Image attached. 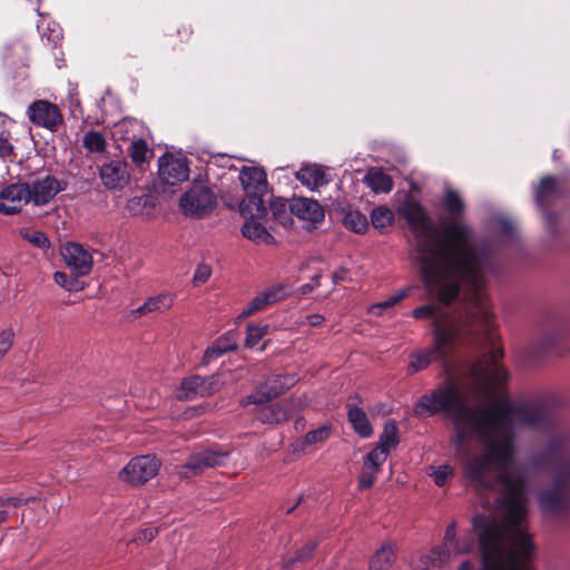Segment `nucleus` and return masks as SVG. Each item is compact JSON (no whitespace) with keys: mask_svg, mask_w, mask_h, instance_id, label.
Masks as SVG:
<instances>
[{"mask_svg":"<svg viewBox=\"0 0 570 570\" xmlns=\"http://www.w3.org/2000/svg\"><path fill=\"white\" fill-rule=\"evenodd\" d=\"M296 382L297 376L295 374L273 375L266 381V383L263 386L259 387V390L256 393L247 396L243 401V405L247 406L249 404L266 403L271 399L284 393L286 390L292 387Z\"/></svg>","mask_w":570,"mask_h":570,"instance_id":"f8f14e48","label":"nucleus"},{"mask_svg":"<svg viewBox=\"0 0 570 570\" xmlns=\"http://www.w3.org/2000/svg\"><path fill=\"white\" fill-rule=\"evenodd\" d=\"M99 177L106 188L122 189L130 180L128 165L120 159L106 161L99 168Z\"/></svg>","mask_w":570,"mask_h":570,"instance_id":"2eb2a0df","label":"nucleus"},{"mask_svg":"<svg viewBox=\"0 0 570 570\" xmlns=\"http://www.w3.org/2000/svg\"><path fill=\"white\" fill-rule=\"evenodd\" d=\"M271 306V303L268 302L267 299V296L265 294V292H261L258 293L248 304L247 306L243 309V312L240 313V317L245 318V317H248L250 316L252 314L258 312V311H262L266 307Z\"/></svg>","mask_w":570,"mask_h":570,"instance_id":"79ce46f5","label":"nucleus"},{"mask_svg":"<svg viewBox=\"0 0 570 570\" xmlns=\"http://www.w3.org/2000/svg\"><path fill=\"white\" fill-rule=\"evenodd\" d=\"M433 332V346L414 351L410 355L409 373L413 374L426 368L433 358H444L458 341L454 340V332L444 328L439 322Z\"/></svg>","mask_w":570,"mask_h":570,"instance_id":"0eeeda50","label":"nucleus"},{"mask_svg":"<svg viewBox=\"0 0 570 570\" xmlns=\"http://www.w3.org/2000/svg\"><path fill=\"white\" fill-rule=\"evenodd\" d=\"M157 534V529L156 528H146L141 531L138 540L139 541H142V542H149L151 541Z\"/></svg>","mask_w":570,"mask_h":570,"instance_id":"603ef678","label":"nucleus"},{"mask_svg":"<svg viewBox=\"0 0 570 570\" xmlns=\"http://www.w3.org/2000/svg\"><path fill=\"white\" fill-rule=\"evenodd\" d=\"M454 556L451 544H445V538L440 547L431 550L426 556L428 563L434 568H441L448 563Z\"/></svg>","mask_w":570,"mask_h":570,"instance_id":"7c9ffc66","label":"nucleus"},{"mask_svg":"<svg viewBox=\"0 0 570 570\" xmlns=\"http://www.w3.org/2000/svg\"><path fill=\"white\" fill-rule=\"evenodd\" d=\"M160 460L155 455H139L131 459L120 471V479L132 485H141L157 475Z\"/></svg>","mask_w":570,"mask_h":570,"instance_id":"6e6552de","label":"nucleus"},{"mask_svg":"<svg viewBox=\"0 0 570 570\" xmlns=\"http://www.w3.org/2000/svg\"><path fill=\"white\" fill-rule=\"evenodd\" d=\"M371 222L373 227L377 229H384L393 224L394 214L390 208L385 206H379L372 210Z\"/></svg>","mask_w":570,"mask_h":570,"instance_id":"c9c22d12","label":"nucleus"},{"mask_svg":"<svg viewBox=\"0 0 570 570\" xmlns=\"http://www.w3.org/2000/svg\"><path fill=\"white\" fill-rule=\"evenodd\" d=\"M65 188L66 184L53 176L37 178L29 185V202L35 206H45Z\"/></svg>","mask_w":570,"mask_h":570,"instance_id":"4468645a","label":"nucleus"},{"mask_svg":"<svg viewBox=\"0 0 570 570\" xmlns=\"http://www.w3.org/2000/svg\"><path fill=\"white\" fill-rule=\"evenodd\" d=\"M346 275H347V271L345 268H341V269L336 271L333 274V283L337 284L338 282L345 281Z\"/></svg>","mask_w":570,"mask_h":570,"instance_id":"13d9d810","label":"nucleus"},{"mask_svg":"<svg viewBox=\"0 0 570 570\" xmlns=\"http://www.w3.org/2000/svg\"><path fill=\"white\" fill-rule=\"evenodd\" d=\"M179 205L185 215L202 217L213 209L215 196L208 187L196 185L181 196Z\"/></svg>","mask_w":570,"mask_h":570,"instance_id":"1a4fd4ad","label":"nucleus"},{"mask_svg":"<svg viewBox=\"0 0 570 570\" xmlns=\"http://www.w3.org/2000/svg\"><path fill=\"white\" fill-rule=\"evenodd\" d=\"M61 38V32L58 29H52L50 35L47 37L49 42L57 43Z\"/></svg>","mask_w":570,"mask_h":570,"instance_id":"e2e57ef3","label":"nucleus"},{"mask_svg":"<svg viewBox=\"0 0 570 570\" xmlns=\"http://www.w3.org/2000/svg\"><path fill=\"white\" fill-rule=\"evenodd\" d=\"M19 235L37 248L46 250L50 247V240L41 230L22 228L19 230Z\"/></svg>","mask_w":570,"mask_h":570,"instance_id":"e433bc0d","label":"nucleus"},{"mask_svg":"<svg viewBox=\"0 0 570 570\" xmlns=\"http://www.w3.org/2000/svg\"><path fill=\"white\" fill-rule=\"evenodd\" d=\"M175 296L170 293H161L149 297L141 306L132 311V313L145 316L151 313H164L174 304Z\"/></svg>","mask_w":570,"mask_h":570,"instance_id":"b1692460","label":"nucleus"},{"mask_svg":"<svg viewBox=\"0 0 570 570\" xmlns=\"http://www.w3.org/2000/svg\"><path fill=\"white\" fill-rule=\"evenodd\" d=\"M406 296H407V291L402 289L399 293L392 295L386 301H387V304H390L391 306H394L395 304H397L401 299H403Z\"/></svg>","mask_w":570,"mask_h":570,"instance_id":"4d7b16f0","label":"nucleus"},{"mask_svg":"<svg viewBox=\"0 0 570 570\" xmlns=\"http://www.w3.org/2000/svg\"><path fill=\"white\" fill-rule=\"evenodd\" d=\"M399 444V430L394 421H387L380 435L377 445L364 458V468L358 479L360 489L371 488L377 476L381 465Z\"/></svg>","mask_w":570,"mask_h":570,"instance_id":"39448f33","label":"nucleus"},{"mask_svg":"<svg viewBox=\"0 0 570 570\" xmlns=\"http://www.w3.org/2000/svg\"><path fill=\"white\" fill-rule=\"evenodd\" d=\"M348 420L361 436L368 438L372 434V426L366 413L362 409L356 406L350 407Z\"/></svg>","mask_w":570,"mask_h":570,"instance_id":"cd10ccee","label":"nucleus"},{"mask_svg":"<svg viewBox=\"0 0 570 570\" xmlns=\"http://www.w3.org/2000/svg\"><path fill=\"white\" fill-rule=\"evenodd\" d=\"M490 273H484V283L478 288H472L463 279H454L453 286L449 284L444 296L441 294V286L436 284L429 285L423 278L426 287L431 292H436L439 299L443 303H450L460 292H463L464 306L454 316H449L445 312L433 305H424L413 311L416 320H432L433 325L436 322L444 328L454 332V340H475L491 342L493 340V330L495 327L494 314L491 309V303L487 293L488 279Z\"/></svg>","mask_w":570,"mask_h":570,"instance_id":"f03ea898","label":"nucleus"},{"mask_svg":"<svg viewBox=\"0 0 570 570\" xmlns=\"http://www.w3.org/2000/svg\"><path fill=\"white\" fill-rule=\"evenodd\" d=\"M365 181L367 186L376 194L389 193L393 187L391 177L379 169L370 170L365 176Z\"/></svg>","mask_w":570,"mask_h":570,"instance_id":"bb28decb","label":"nucleus"},{"mask_svg":"<svg viewBox=\"0 0 570 570\" xmlns=\"http://www.w3.org/2000/svg\"><path fill=\"white\" fill-rule=\"evenodd\" d=\"M4 502L3 498L0 497V525L8 519V511L4 509Z\"/></svg>","mask_w":570,"mask_h":570,"instance_id":"052dcab7","label":"nucleus"},{"mask_svg":"<svg viewBox=\"0 0 570 570\" xmlns=\"http://www.w3.org/2000/svg\"><path fill=\"white\" fill-rule=\"evenodd\" d=\"M560 473L562 476H570V460L561 468Z\"/></svg>","mask_w":570,"mask_h":570,"instance_id":"69168bd1","label":"nucleus"},{"mask_svg":"<svg viewBox=\"0 0 570 570\" xmlns=\"http://www.w3.org/2000/svg\"><path fill=\"white\" fill-rule=\"evenodd\" d=\"M407 222L417 243V258L422 277L429 285L441 286V295L446 293L444 288L452 285L456 278L454 268L445 266V239L432 223L424 208L415 200H407L399 209Z\"/></svg>","mask_w":570,"mask_h":570,"instance_id":"20e7f679","label":"nucleus"},{"mask_svg":"<svg viewBox=\"0 0 570 570\" xmlns=\"http://www.w3.org/2000/svg\"><path fill=\"white\" fill-rule=\"evenodd\" d=\"M212 275V267L208 264L202 263L197 266L194 274V282L198 284L206 283Z\"/></svg>","mask_w":570,"mask_h":570,"instance_id":"8fccbe9b","label":"nucleus"},{"mask_svg":"<svg viewBox=\"0 0 570 570\" xmlns=\"http://www.w3.org/2000/svg\"><path fill=\"white\" fill-rule=\"evenodd\" d=\"M83 147L90 153H104L106 150V139L98 131H88L82 137Z\"/></svg>","mask_w":570,"mask_h":570,"instance_id":"4c0bfd02","label":"nucleus"},{"mask_svg":"<svg viewBox=\"0 0 570 570\" xmlns=\"http://www.w3.org/2000/svg\"><path fill=\"white\" fill-rule=\"evenodd\" d=\"M343 223L346 228L357 234L365 233L368 227L366 216L358 210L347 212L344 216Z\"/></svg>","mask_w":570,"mask_h":570,"instance_id":"f704fd0d","label":"nucleus"},{"mask_svg":"<svg viewBox=\"0 0 570 570\" xmlns=\"http://www.w3.org/2000/svg\"><path fill=\"white\" fill-rule=\"evenodd\" d=\"M14 340V331L11 327L0 332V358L3 357L11 348Z\"/></svg>","mask_w":570,"mask_h":570,"instance_id":"de8ad7c7","label":"nucleus"},{"mask_svg":"<svg viewBox=\"0 0 570 570\" xmlns=\"http://www.w3.org/2000/svg\"><path fill=\"white\" fill-rule=\"evenodd\" d=\"M61 255L67 266L78 276L88 275L94 265L91 254L80 244L68 243L62 247Z\"/></svg>","mask_w":570,"mask_h":570,"instance_id":"a211bd4d","label":"nucleus"},{"mask_svg":"<svg viewBox=\"0 0 570 570\" xmlns=\"http://www.w3.org/2000/svg\"><path fill=\"white\" fill-rule=\"evenodd\" d=\"M227 452L204 450L191 454L185 464L176 466L181 478H190L205 469L223 465L227 461Z\"/></svg>","mask_w":570,"mask_h":570,"instance_id":"9d476101","label":"nucleus"},{"mask_svg":"<svg viewBox=\"0 0 570 570\" xmlns=\"http://www.w3.org/2000/svg\"><path fill=\"white\" fill-rule=\"evenodd\" d=\"M390 307H392V306L390 304H387V301H383V302L372 305L368 308V312L372 315L380 316L382 314L383 309L390 308Z\"/></svg>","mask_w":570,"mask_h":570,"instance_id":"6e6d98bb","label":"nucleus"},{"mask_svg":"<svg viewBox=\"0 0 570 570\" xmlns=\"http://www.w3.org/2000/svg\"><path fill=\"white\" fill-rule=\"evenodd\" d=\"M390 307H392V306L390 304H387V301H383V302L372 305L368 308V312L372 315L380 316L382 314L383 309L390 308Z\"/></svg>","mask_w":570,"mask_h":570,"instance_id":"5fc2aeb1","label":"nucleus"},{"mask_svg":"<svg viewBox=\"0 0 570 570\" xmlns=\"http://www.w3.org/2000/svg\"><path fill=\"white\" fill-rule=\"evenodd\" d=\"M29 119L39 127L56 130L62 122L58 107L46 100H38L28 108Z\"/></svg>","mask_w":570,"mask_h":570,"instance_id":"dca6fc26","label":"nucleus"},{"mask_svg":"<svg viewBox=\"0 0 570 570\" xmlns=\"http://www.w3.org/2000/svg\"><path fill=\"white\" fill-rule=\"evenodd\" d=\"M394 549L391 544H384L373 556L370 569L371 570H386L394 561Z\"/></svg>","mask_w":570,"mask_h":570,"instance_id":"72a5a7b5","label":"nucleus"},{"mask_svg":"<svg viewBox=\"0 0 570 570\" xmlns=\"http://www.w3.org/2000/svg\"><path fill=\"white\" fill-rule=\"evenodd\" d=\"M296 178L307 188L317 189L331 180L330 173L316 164L305 165L297 173Z\"/></svg>","mask_w":570,"mask_h":570,"instance_id":"412c9836","label":"nucleus"},{"mask_svg":"<svg viewBox=\"0 0 570 570\" xmlns=\"http://www.w3.org/2000/svg\"><path fill=\"white\" fill-rule=\"evenodd\" d=\"M256 416L263 423L276 424L287 420L291 414L296 410L292 401H286L276 404H259Z\"/></svg>","mask_w":570,"mask_h":570,"instance_id":"aec40b11","label":"nucleus"},{"mask_svg":"<svg viewBox=\"0 0 570 570\" xmlns=\"http://www.w3.org/2000/svg\"><path fill=\"white\" fill-rule=\"evenodd\" d=\"M239 180L246 198L240 204L242 213L253 214V207L258 216L266 214L263 197L267 193V178L263 169L244 167L239 173Z\"/></svg>","mask_w":570,"mask_h":570,"instance_id":"423d86ee","label":"nucleus"},{"mask_svg":"<svg viewBox=\"0 0 570 570\" xmlns=\"http://www.w3.org/2000/svg\"><path fill=\"white\" fill-rule=\"evenodd\" d=\"M268 326L248 325L246 335V346L255 347L259 341L267 334Z\"/></svg>","mask_w":570,"mask_h":570,"instance_id":"a18cd8bd","label":"nucleus"},{"mask_svg":"<svg viewBox=\"0 0 570 570\" xmlns=\"http://www.w3.org/2000/svg\"><path fill=\"white\" fill-rule=\"evenodd\" d=\"M429 470V474L438 487H443L454 475V468L450 464L431 466Z\"/></svg>","mask_w":570,"mask_h":570,"instance_id":"ea45409f","label":"nucleus"},{"mask_svg":"<svg viewBox=\"0 0 570 570\" xmlns=\"http://www.w3.org/2000/svg\"><path fill=\"white\" fill-rule=\"evenodd\" d=\"M264 292L271 305H274L284 301L291 294V288L285 284H275L265 288Z\"/></svg>","mask_w":570,"mask_h":570,"instance_id":"37998d69","label":"nucleus"},{"mask_svg":"<svg viewBox=\"0 0 570 570\" xmlns=\"http://www.w3.org/2000/svg\"><path fill=\"white\" fill-rule=\"evenodd\" d=\"M570 445V429L561 428L556 430L549 438L547 449L549 453H559L567 451Z\"/></svg>","mask_w":570,"mask_h":570,"instance_id":"2f4dec72","label":"nucleus"},{"mask_svg":"<svg viewBox=\"0 0 570 570\" xmlns=\"http://www.w3.org/2000/svg\"><path fill=\"white\" fill-rule=\"evenodd\" d=\"M558 183L552 176L544 177L535 190V200L540 207H543L547 202L558 194Z\"/></svg>","mask_w":570,"mask_h":570,"instance_id":"c756f323","label":"nucleus"},{"mask_svg":"<svg viewBox=\"0 0 570 570\" xmlns=\"http://www.w3.org/2000/svg\"><path fill=\"white\" fill-rule=\"evenodd\" d=\"M307 321L309 325L317 326L324 321V317L320 314H312L307 316Z\"/></svg>","mask_w":570,"mask_h":570,"instance_id":"bf43d9fd","label":"nucleus"},{"mask_svg":"<svg viewBox=\"0 0 570 570\" xmlns=\"http://www.w3.org/2000/svg\"><path fill=\"white\" fill-rule=\"evenodd\" d=\"M445 544H451L454 556L470 553L474 548V539L471 535H456V523L452 522L445 530Z\"/></svg>","mask_w":570,"mask_h":570,"instance_id":"393cba45","label":"nucleus"},{"mask_svg":"<svg viewBox=\"0 0 570 570\" xmlns=\"http://www.w3.org/2000/svg\"><path fill=\"white\" fill-rule=\"evenodd\" d=\"M445 216L442 218L445 239V266L454 268L456 278H461L472 288L484 283V273L494 274L497 264L492 253L476 245L472 230L462 219L464 202L453 189L446 188L443 197Z\"/></svg>","mask_w":570,"mask_h":570,"instance_id":"7ed1b4c3","label":"nucleus"},{"mask_svg":"<svg viewBox=\"0 0 570 570\" xmlns=\"http://www.w3.org/2000/svg\"><path fill=\"white\" fill-rule=\"evenodd\" d=\"M148 202V196L132 197L127 203L128 212L134 216L142 215V208Z\"/></svg>","mask_w":570,"mask_h":570,"instance_id":"09e8293b","label":"nucleus"},{"mask_svg":"<svg viewBox=\"0 0 570 570\" xmlns=\"http://www.w3.org/2000/svg\"><path fill=\"white\" fill-rule=\"evenodd\" d=\"M320 276H315L313 281H315L317 283Z\"/></svg>","mask_w":570,"mask_h":570,"instance_id":"774afa93","label":"nucleus"},{"mask_svg":"<svg viewBox=\"0 0 570 570\" xmlns=\"http://www.w3.org/2000/svg\"><path fill=\"white\" fill-rule=\"evenodd\" d=\"M246 220L242 228V234L245 238L256 243V244H269L273 240V236L269 234L267 228L264 226L262 220H266L268 212L258 216L255 208L253 207V214L250 213H242Z\"/></svg>","mask_w":570,"mask_h":570,"instance_id":"6ab92c4d","label":"nucleus"},{"mask_svg":"<svg viewBox=\"0 0 570 570\" xmlns=\"http://www.w3.org/2000/svg\"><path fill=\"white\" fill-rule=\"evenodd\" d=\"M159 176L169 185H176L188 179L189 166L185 157L164 155L158 160Z\"/></svg>","mask_w":570,"mask_h":570,"instance_id":"f3484780","label":"nucleus"},{"mask_svg":"<svg viewBox=\"0 0 570 570\" xmlns=\"http://www.w3.org/2000/svg\"><path fill=\"white\" fill-rule=\"evenodd\" d=\"M3 500L6 501L4 509H7L10 505L18 507V505L22 504V502H23L22 499H19V498H3Z\"/></svg>","mask_w":570,"mask_h":570,"instance_id":"680f3d73","label":"nucleus"},{"mask_svg":"<svg viewBox=\"0 0 570 570\" xmlns=\"http://www.w3.org/2000/svg\"><path fill=\"white\" fill-rule=\"evenodd\" d=\"M13 122L0 112V157L9 158L14 155V147L11 142V127Z\"/></svg>","mask_w":570,"mask_h":570,"instance_id":"a878e982","label":"nucleus"},{"mask_svg":"<svg viewBox=\"0 0 570 570\" xmlns=\"http://www.w3.org/2000/svg\"><path fill=\"white\" fill-rule=\"evenodd\" d=\"M130 157L136 165H141L146 161L148 156V146L141 138H136L130 141Z\"/></svg>","mask_w":570,"mask_h":570,"instance_id":"a19ab883","label":"nucleus"},{"mask_svg":"<svg viewBox=\"0 0 570 570\" xmlns=\"http://www.w3.org/2000/svg\"><path fill=\"white\" fill-rule=\"evenodd\" d=\"M236 347L235 343L227 337H219L213 345L208 346L204 353L203 363L208 364L225 353L233 351Z\"/></svg>","mask_w":570,"mask_h":570,"instance_id":"c85d7f7f","label":"nucleus"},{"mask_svg":"<svg viewBox=\"0 0 570 570\" xmlns=\"http://www.w3.org/2000/svg\"><path fill=\"white\" fill-rule=\"evenodd\" d=\"M458 570H475V566L470 560H465L460 564Z\"/></svg>","mask_w":570,"mask_h":570,"instance_id":"0e129e2a","label":"nucleus"},{"mask_svg":"<svg viewBox=\"0 0 570 570\" xmlns=\"http://www.w3.org/2000/svg\"><path fill=\"white\" fill-rule=\"evenodd\" d=\"M291 212L299 219L312 223L321 222L324 218L322 206L309 198H296L289 205Z\"/></svg>","mask_w":570,"mask_h":570,"instance_id":"4be33fe9","label":"nucleus"},{"mask_svg":"<svg viewBox=\"0 0 570 570\" xmlns=\"http://www.w3.org/2000/svg\"><path fill=\"white\" fill-rule=\"evenodd\" d=\"M140 124L134 119H124L115 125L112 135L116 140H134L137 138L136 131Z\"/></svg>","mask_w":570,"mask_h":570,"instance_id":"473e14b6","label":"nucleus"},{"mask_svg":"<svg viewBox=\"0 0 570 570\" xmlns=\"http://www.w3.org/2000/svg\"><path fill=\"white\" fill-rule=\"evenodd\" d=\"M269 210L272 213V217L275 220H278L283 225H285L288 220L287 217V204L282 198H274L269 203Z\"/></svg>","mask_w":570,"mask_h":570,"instance_id":"c03bdc74","label":"nucleus"},{"mask_svg":"<svg viewBox=\"0 0 570 570\" xmlns=\"http://www.w3.org/2000/svg\"><path fill=\"white\" fill-rule=\"evenodd\" d=\"M539 504L548 513H557L567 504V497L563 489L556 484L539 493Z\"/></svg>","mask_w":570,"mask_h":570,"instance_id":"5701e85b","label":"nucleus"},{"mask_svg":"<svg viewBox=\"0 0 570 570\" xmlns=\"http://www.w3.org/2000/svg\"><path fill=\"white\" fill-rule=\"evenodd\" d=\"M330 428L321 426L316 430L309 431L304 438V444L306 445H315L318 443H323L330 436Z\"/></svg>","mask_w":570,"mask_h":570,"instance_id":"49530a36","label":"nucleus"},{"mask_svg":"<svg viewBox=\"0 0 570 570\" xmlns=\"http://www.w3.org/2000/svg\"><path fill=\"white\" fill-rule=\"evenodd\" d=\"M55 283L69 292H79L83 289V283L80 282L77 277L70 276L65 272H56L53 274Z\"/></svg>","mask_w":570,"mask_h":570,"instance_id":"58836bf2","label":"nucleus"},{"mask_svg":"<svg viewBox=\"0 0 570 570\" xmlns=\"http://www.w3.org/2000/svg\"><path fill=\"white\" fill-rule=\"evenodd\" d=\"M222 386L223 383L218 376L202 377L199 375H191L181 381L176 395L179 400L205 397L218 392Z\"/></svg>","mask_w":570,"mask_h":570,"instance_id":"9b49d317","label":"nucleus"},{"mask_svg":"<svg viewBox=\"0 0 570 570\" xmlns=\"http://www.w3.org/2000/svg\"><path fill=\"white\" fill-rule=\"evenodd\" d=\"M312 289H313L312 285H304L303 286V293H307L308 291H312Z\"/></svg>","mask_w":570,"mask_h":570,"instance_id":"338daca9","label":"nucleus"},{"mask_svg":"<svg viewBox=\"0 0 570 570\" xmlns=\"http://www.w3.org/2000/svg\"><path fill=\"white\" fill-rule=\"evenodd\" d=\"M501 232L509 238H513L517 233V226L509 219L501 220Z\"/></svg>","mask_w":570,"mask_h":570,"instance_id":"3c124183","label":"nucleus"},{"mask_svg":"<svg viewBox=\"0 0 570 570\" xmlns=\"http://www.w3.org/2000/svg\"><path fill=\"white\" fill-rule=\"evenodd\" d=\"M503 352L470 368L471 383L446 381L421 396L415 413H443L454 426L452 442L461 461L462 476L475 490L499 489L501 519L476 515L483 570H532L534 543L528 533L527 473L515 466L517 430L549 426L547 409L537 403H513L499 387L508 372L499 364Z\"/></svg>","mask_w":570,"mask_h":570,"instance_id":"f257e3e1","label":"nucleus"},{"mask_svg":"<svg viewBox=\"0 0 570 570\" xmlns=\"http://www.w3.org/2000/svg\"><path fill=\"white\" fill-rule=\"evenodd\" d=\"M29 196V184L13 183L4 186L0 190V213L8 216L20 213L30 203Z\"/></svg>","mask_w":570,"mask_h":570,"instance_id":"ddd939ff","label":"nucleus"},{"mask_svg":"<svg viewBox=\"0 0 570 570\" xmlns=\"http://www.w3.org/2000/svg\"><path fill=\"white\" fill-rule=\"evenodd\" d=\"M314 549H315L314 542L307 543L301 551H298L297 559L301 561L308 559L312 556Z\"/></svg>","mask_w":570,"mask_h":570,"instance_id":"864d4df0","label":"nucleus"}]
</instances>
